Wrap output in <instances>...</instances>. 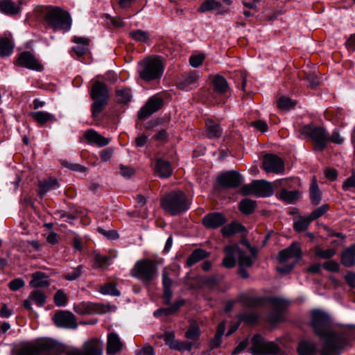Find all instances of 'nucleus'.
Masks as SVG:
<instances>
[{
  "label": "nucleus",
  "instance_id": "f257e3e1",
  "mask_svg": "<svg viewBox=\"0 0 355 355\" xmlns=\"http://www.w3.org/2000/svg\"><path fill=\"white\" fill-rule=\"evenodd\" d=\"M311 327L314 333L324 340L320 349L321 355H340L348 344V335L345 332H336L331 329L329 316L324 311L314 310L311 312Z\"/></svg>",
  "mask_w": 355,
  "mask_h": 355
},
{
  "label": "nucleus",
  "instance_id": "f03ea898",
  "mask_svg": "<svg viewBox=\"0 0 355 355\" xmlns=\"http://www.w3.org/2000/svg\"><path fill=\"white\" fill-rule=\"evenodd\" d=\"M43 12L44 21L54 31L67 32L70 30L71 19L68 12L54 6H46Z\"/></svg>",
  "mask_w": 355,
  "mask_h": 355
},
{
  "label": "nucleus",
  "instance_id": "7ed1b4c3",
  "mask_svg": "<svg viewBox=\"0 0 355 355\" xmlns=\"http://www.w3.org/2000/svg\"><path fill=\"white\" fill-rule=\"evenodd\" d=\"M163 209L171 216L179 215L189 208V202L182 191H173L166 194L161 201Z\"/></svg>",
  "mask_w": 355,
  "mask_h": 355
},
{
  "label": "nucleus",
  "instance_id": "20e7f679",
  "mask_svg": "<svg viewBox=\"0 0 355 355\" xmlns=\"http://www.w3.org/2000/svg\"><path fill=\"white\" fill-rule=\"evenodd\" d=\"M164 66L159 57H148L139 62V77L147 82L160 79Z\"/></svg>",
  "mask_w": 355,
  "mask_h": 355
},
{
  "label": "nucleus",
  "instance_id": "39448f33",
  "mask_svg": "<svg viewBox=\"0 0 355 355\" xmlns=\"http://www.w3.org/2000/svg\"><path fill=\"white\" fill-rule=\"evenodd\" d=\"M90 96L93 101L92 104V115L96 118L103 112L109 99V90L107 85L98 80L93 82L90 88Z\"/></svg>",
  "mask_w": 355,
  "mask_h": 355
},
{
  "label": "nucleus",
  "instance_id": "423d86ee",
  "mask_svg": "<svg viewBox=\"0 0 355 355\" xmlns=\"http://www.w3.org/2000/svg\"><path fill=\"white\" fill-rule=\"evenodd\" d=\"M58 347L60 352L44 353L45 355H58L61 352L65 355H102L103 343L97 338H91L84 343L82 349L70 347L62 349L59 345Z\"/></svg>",
  "mask_w": 355,
  "mask_h": 355
},
{
  "label": "nucleus",
  "instance_id": "0eeeda50",
  "mask_svg": "<svg viewBox=\"0 0 355 355\" xmlns=\"http://www.w3.org/2000/svg\"><path fill=\"white\" fill-rule=\"evenodd\" d=\"M60 352L58 344L53 340H45L36 343L22 344L17 355H40L41 354Z\"/></svg>",
  "mask_w": 355,
  "mask_h": 355
},
{
  "label": "nucleus",
  "instance_id": "6e6552de",
  "mask_svg": "<svg viewBox=\"0 0 355 355\" xmlns=\"http://www.w3.org/2000/svg\"><path fill=\"white\" fill-rule=\"evenodd\" d=\"M157 268L155 261L141 259L136 262L131 270V275L144 283L149 284L157 276Z\"/></svg>",
  "mask_w": 355,
  "mask_h": 355
},
{
  "label": "nucleus",
  "instance_id": "1a4fd4ad",
  "mask_svg": "<svg viewBox=\"0 0 355 355\" xmlns=\"http://www.w3.org/2000/svg\"><path fill=\"white\" fill-rule=\"evenodd\" d=\"M299 132L304 137L312 140L315 150L322 151L325 148L328 138L324 129L322 127L310 123L302 126Z\"/></svg>",
  "mask_w": 355,
  "mask_h": 355
},
{
  "label": "nucleus",
  "instance_id": "9d476101",
  "mask_svg": "<svg viewBox=\"0 0 355 355\" xmlns=\"http://www.w3.org/2000/svg\"><path fill=\"white\" fill-rule=\"evenodd\" d=\"M248 352L254 355H269L277 354L279 348L275 343L266 341L261 336L257 334L252 338V345Z\"/></svg>",
  "mask_w": 355,
  "mask_h": 355
},
{
  "label": "nucleus",
  "instance_id": "9b49d317",
  "mask_svg": "<svg viewBox=\"0 0 355 355\" xmlns=\"http://www.w3.org/2000/svg\"><path fill=\"white\" fill-rule=\"evenodd\" d=\"M16 64L37 71H42L44 69L42 63L30 51L21 52L18 55Z\"/></svg>",
  "mask_w": 355,
  "mask_h": 355
},
{
  "label": "nucleus",
  "instance_id": "f8f14e48",
  "mask_svg": "<svg viewBox=\"0 0 355 355\" xmlns=\"http://www.w3.org/2000/svg\"><path fill=\"white\" fill-rule=\"evenodd\" d=\"M53 321L57 327L64 329H76L78 323L75 315L68 311H58L53 315Z\"/></svg>",
  "mask_w": 355,
  "mask_h": 355
},
{
  "label": "nucleus",
  "instance_id": "ddd939ff",
  "mask_svg": "<svg viewBox=\"0 0 355 355\" xmlns=\"http://www.w3.org/2000/svg\"><path fill=\"white\" fill-rule=\"evenodd\" d=\"M217 182L219 185L223 187L234 189L241 184L243 178L238 172L230 171L219 175L217 178Z\"/></svg>",
  "mask_w": 355,
  "mask_h": 355
},
{
  "label": "nucleus",
  "instance_id": "4468645a",
  "mask_svg": "<svg viewBox=\"0 0 355 355\" xmlns=\"http://www.w3.org/2000/svg\"><path fill=\"white\" fill-rule=\"evenodd\" d=\"M162 105L163 101L162 98L157 96L150 97L138 112L139 119L143 120L148 118L159 110Z\"/></svg>",
  "mask_w": 355,
  "mask_h": 355
},
{
  "label": "nucleus",
  "instance_id": "2eb2a0df",
  "mask_svg": "<svg viewBox=\"0 0 355 355\" xmlns=\"http://www.w3.org/2000/svg\"><path fill=\"white\" fill-rule=\"evenodd\" d=\"M301 257L302 249L300 245L297 242H294L287 248L282 250L279 252L277 259L279 263H284L288 259L295 258V261L294 262L296 263Z\"/></svg>",
  "mask_w": 355,
  "mask_h": 355
},
{
  "label": "nucleus",
  "instance_id": "dca6fc26",
  "mask_svg": "<svg viewBox=\"0 0 355 355\" xmlns=\"http://www.w3.org/2000/svg\"><path fill=\"white\" fill-rule=\"evenodd\" d=\"M227 222L225 216L218 212H212L207 214L202 219V224L208 229H216Z\"/></svg>",
  "mask_w": 355,
  "mask_h": 355
},
{
  "label": "nucleus",
  "instance_id": "f3484780",
  "mask_svg": "<svg viewBox=\"0 0 355 355\" xmlns=\"http://www.w3.org/2000/svg\"><path fill=\"white\" fill-rule=\"evenodd\" d=\"M263 168L268 173H280L284 169V164L279 157H264Z\"/></svg>",
  "mask_w": 355,
  "mask_h": 355
},
{
  "label": "nucleus",
  "instance_id": "a211bd4d",
  "mask_svg": "<svg viewBox=\"0 0 355 355\" xmlns=\"http://www.w3.org/2000/svg\"><path fill=\"white\" fill-rule=\"evenodd\" d=\"M200 73L196 71H191L184 74L178 83V87L181 89L189 90L198 86Z\"/></svg>",
  "mask_w": 355,
  "mask_h": 355
},
{
  "label": "nucleus",
  "instance_id": "6ab92c4d",
  "mask_svg": "<svg viewBox=\"0 0 355 355\" xmlns=\"http://www.w3.org/2000/svg\"><path fill=\"white\" fill-rule=\"evenodd\" d=\"M154 172L161 178H167L172 175L173 167L168 160L164 157H159L156 160Z\"/></svg>",
  "mask_w": 355,
  "mask_h": 355
},
{
  "label": "nucleus",
  "instance_id": "aec40b11",
  "mask_svg": "<svg viewBox=\"0 0 355 355\" xmlns=\"http://www.w3.org/2000/svg\"><path fill=\"white\" fill-rule=\"evenodd\" d=\"M252 186L255 189V196L258 197H269L274 193L272 183L263 180L252 181Z\"/></svg>",
  "mask_w": 355,
  "mask_h": 355
},
{
  "label": "nucleus",
  "instance_id": "412c9836",
  "mask_svg": "<svg viewBox=\"0 0 355 355\" xmlns=\"http://www.w3.org/2000/svg\"><path fill=\"white\" fill-rule=\"evenodd\" d=\"M123 345L119 335L115 332L110 333L107 340V354H116L119 352Z\"/></svg>",
  "mask_w": 355,
  "mask_h": 355
},
{
  "label": "nucleus",
  "instance_id": "4be33fe9",
  "mask_svg": "<svg viewBox=\"0 0 355 355\" xmlns=\"http://www.w3.org/2000/svg\"><path fill=\"white\" fill-rule=\"evenodd\" d=\"M30 116L40 126H44L46 123H53L57 121L54 114L46 111L33 112L30 113Z\"/></svg>",
  "mask_w": 355,
  "mask_h": 355
},
{
  "label": "nucleus",
  "instance_id": "5701e85b",
  "mask_svg": "<svg viewBox=\"0 0 355 355\" xmlns=\"http://www.w3.org/2000/svg\"><path fill=\"white\" fill-rule=\"evenodd\" d=\"M162 284L164 291V302L165 304L168 305L170 304L173 297V292L171 290L173 280L169 277V274L166 268H164L162 271Z\"/></svg>",
  "mask_w": 355,
  "mask_h": 355
},
{
  "label": "nucleus",
  "instance_id": "b1692460",
  "mask_svg": "<svg viewBox=\"0 0 355 355\" xmlns=\"http://www.w3.org/2000/svg\"><path fill=\"white\" fill-rule=\"evenodd\" d=\"M84 138L89 144H95L101 147L106 146L109 141L107 138L92 129L85 131Z\"/></svg>",
  "mask_w": 355,
  "mask_h": 355
},
{
  "label": "nucleus",
  "instance_id": "393cba45",
  "mask_svg": "<svg viewBox=\"0 0 355 355\" xmlns=\"http://www.w3.org/2000/svg\"><path fill=\"white\" fill-rule=\"evenodd\" d=\"M71 41L76 45L72 47V51L78 57H81L86 53L89 49V39L83 37L74 36Z\"/></svg>",
  "mask_w": 355,
  "mask_h": 355
},
{
  "label": "nucleus",
  "instance_id": "a878e982",
  "mask_svg": "<svg viewBox=\"0 0 355 355\" xmlns=\"http://www.w3.org/2000/svg\"><path fill=\"white\" fill-rule=\"evenodd\" d=\"M98 306L89 302H82L74 306V311L79 315H90L98 312Z\"/></svg>",
  "mask_w": 355,
  "mask_h": 355
},
{
  "label": "nucleus",
  "instance_id": "bb28decb",
  "mask_svg": "<svg viewBox=\"0 0 355 355\" xmlns=\"http://www.w3.org/2000/svg\"><path fill=\"white\" fill-rule=\"evenodd\" d=\"M205 129L207 137L209 139L219 138L223 134V130L220 125L211 119L205 121Z\"/></svg>",
  "mask_w": 355,
  "mask_h": 355
},
{
  "label": "nucleus",
  "instance_id": "cd10ccee",
  "mask_svg": "<svg viewBox=\"0 0 355 355\" xmlns=\"http://www.w3.org/2000/svg\"><path fill=\"white\" fill-rule=\"evenodd\" d=\"M340 261L345 267L349 268L355 265V243L342 252Z\"/></svg>",
  "mask_w": 355,
  "mask_h": 355
},
{
  "label": "nucleus",
  "instance_id": "c85d7f7f",
  "mask_svg": "<svg viewBox=\"0 0 355 355\" xmlns=\"http://www.w3.org/2000/svg\"><path fill=\"white\" fill-rule=\"evenodd\" d=\"M238 251L236 245H227L224 248L226 254L223 261V266L227 268H233L236 264L234 255Z\"/></svg>",
  "mask_w": 355,
  "mask_h": 355
},
{
  "label": "nucleus",
  "instance_id": "c756f323",
  "mask_svg": "<svg viewBox=\"0 0 355 355\" xmlns=\"http://www.w3.org/2000/svg\"><path fill=\"white\" fill-rule=\"evenodd\" d=\"M30 286L33 288L47 287L49 286L48 277L42 272H36L32 275Z\"/></svg>",
  "mask_w": 355,
  "mask_h": 355
},
{
  "label": "nucleus",
  "instance_id": "7c9ffc66",
  "mask_svg": "<svg viewBox=\"0 0 355 355\" xmlns=\"http://www.w3.org/2000/svg\"><path fill=\"white\" fill-rule=\"evenodd\" d=\"M213 88L216 94L225 95L228 90L227 80L221 76H216L213 80Z\"/></svg>",
  "mask_w": 355,
  "mask_h": 355
},
{
  "label": "nucleus",
  "instance_id": "2f4dec72",
  "mask_svg": "<svg viewBox=\"0 0 355 355\" xmlns=\"http://www.w3.org/2000/svg\"><path fill=\"white\" fill-rule=\"evenodd\" d=\"M297 351L300 355H313L317 352V346L312 341H302L300 343Z\"/></svg>",
  "mask_w": 355,
  "mask_h": 355
},
{
  "label": "nucleus",
  "instance_id": "473e14b6",
  "mask_svg": "<svg viewBox=\"0 0 355 355\" xmlns=\"http://www.w3.org/2000/svg\"><path fill=\"white\" fill-rule=\"evenodd\" d=\"M0 10L6 15H16L20 12V8L11 0H1Z\"/></svg>",
  "mask_w": 355,
  "mask_h": 355
},
{
  "label": "nucleus",
  "instance_id": "72a5a7b5",
  "mask_svg": "<svg viewBox=\"0 0 355 355\" xmlns=\"http://www.w3.org/2000/svg\"><path fill=\"white\" fill-rule=\"evenodd\" d=\"M310 198L313 205H318L321 201V192L319 189L315 176L312 178L311 184L309 188Z\"/></svg>",
  "mask_w": 355,
  "mask_h": 355
},
{
  "label": "nucleus",
  "instance_id": "f704fd0d",
  "mask_svg": "<svg viewBox=\"0 0 355 355\" xmlns=\"http://www.w3.org/2000/svg\"><path fill=\"white\" fill-rule=\"evenodd\" d=\"M244 230L245 227L241 224L233 222L223 227L221 229V233L224 236L228 237L235 234L242 232Z\"/></svg>",
  "mask_w": 355,
  "mask_h": 355
},
{
  "label": "nucleus",
  "instance_id": "c9c22d12",
  "mask_svg": "<svg viewBox=\"0 0 355 355\" xmlns=\"http://www.w3.org/2000/svg\"><path fill=\"white\" fill-rule=\"evenodd\" d=\"M39 187L40 188V194L43 195L47 191L58 187L59 184L55 178H49L46 180L40 181Z\"/></svg>",
  "mask_w": 355,
  "mask_h": 355
},
{
  "label": "nucleus",
  "instance_id": "e433bc0d",
  "mask_svg": "<svg viewBox=\"0 0 355 355\" xmlns=\"http://www.w3.org/2000/svg\"><path fill=\"white\" fill-rule=\"evenodd\" d=\"M265 299L263 297H254L246 295L241 297V304L246 307H257L262 305Z\"/></svg>",
  "mask_w": 355,
  "mask_h": 355
},
{
  "label": "nucleus",
  "instance_id": "4c0bfd02",
  "mask_svg": "<svg viewBox=\"0 0 355 355\" xmlns=\"http://www.w3.org/2000/svg\"><path fill=\"white\" fill-rule=\"evenodd\" d=\"M14 44L7 37L0 38V56H8L13 52Z\"/></svg>",
  "mask_w": 355,
  "mask_h": 355
},
{
  "label": "nucleus",
  "instance_id": "58836bf2",
  "mask_svg": "<svg viewBox=\"0 0 355 355\" xmlns=\"http://www.w3.org/2000/svg\"><path fill=\"white\" fill-rule=\"evenodd\" d=\"M207 252L201 249H198L194 250L191 254L188 257L187 260V265L189 267L192 266L197 262L201 261L202 259L206 258L207 257Z\"/></svg>",
  "mask_w": 355,
  "mask_h": 355
},
{
  "label": "nucleus",
  "instance_id": "ea45409f",
  "mask_svg": "<svg viewBox=\"0 0 355 355\" xmlns=\"http://www.w3.org/2000/svg\"><path fill=\"white\" fill-rule=\"evenodd\" d=\"M296 101L287 96H282L277 101V107L282 111H288L296 105Z\"/></svg>",
  "mask_w": 355,
  "mask_h": 355
},
{
  "label": "nucleus",
  "instance_id": "a19ab883",
  "mask_svg": "<svg viewBox=\"0 0 355 355\" xmlns=\"http://www.w3.org/2000/svg\"><path fill=\"white\" fill-rule=\"evenodd\" d=\"M255 207L256 202L248 198L243 199L239 202V209L245 214H250L252 213Z\"/></svg>",
  "mask_w": 355,
  "mask_h": 355
},
{
  "label": "nucleus",
  "instance_id": "79ce46f5",
  "mask_svg": "<svg viewBox=\"0 0 355 355\" xmlns=\"http://www.w3.org/2000/svg\"><path fill=\"white\" fill-rule=\"evenodd\" d=\"M99 292L103 295H110L112 296H119L120 292L116 288V285L112 283H107L100 286Z\"/></svg>",
  "mask_w": 355,
  "mask_h": 355
},
{
  "label": "nucleus",
  "instance_id": "37998d69",
  "mask_svg": "<svg viewBox=\"0 0 355 355\" xmlns=\"http://www.w3.org/2000/svg\"><path fill=\"white\" fill-rule=\"evenodd\" d=\"M130 37L139 42L145 43L149 40V33L142 30H136L129 33Z\"/></svg>",
  "mask_w": 355,
  "mask_h": 355
},
{
  "label": "nucleus",
  "instance_id": "c03bdc74",
  "mask_svg": "<svg viewBox=\"0 0 355 355\" xmlns=\"http://www.w3.org/2000/svg\"><path fill=\"white\" fill-rule=\"evenodd\" d=\"M117 101L121 103H128L132 97L131 90L128 88L118 89L116 92Z\"/></svg>",
  "mask_w": 355,
  "mask_h": 355
},
{
  "label": "nucleus",
  "instance_id": "a18cd8bd",
  "mask_svg": "<svg viewBox=\"0 0 355 355\" xmlns=\"http://www.w3.org/2000/svg\"><path fill=\"white\" fill-rule=\"evenodd\" d=\"M300 197V193L297 191H287L283 189L280 193V198L288 203H292Z\"/></svg>",
  "mask_w": 355,
  "mask_h": 355
},
{
  "label": "nucleus",
  "instance_id": "49530a36",
  "mask_svg": "<svg viewBox=\"0 0 355 355\" xmlns=\"http://www.w3.org/2000/svg\"><path fill=\"white\" fill-rule=\"evenodd\" d=\"M29 296L30 299L39 306H42L46 302V295L41 291L35 290Z\"/></svg>",
  "mask_w": 355,
  "mask_h": 355
},
{
  "label": "nucleus",
  "instance_id": "de8ad7c7",
  "mask_svg": "<svg viewBox=\"0 0 355 355\" xmlns=\"http://www.w3.org/2000/svg\"><path fill=\"white\" fill-rule=\"evenodd\" d=\"M111 260L110 256H104L98 253L94 254V266L96 268H104L108 266Z\"/></svg>",
  "mask_w": 355,
  "mask_h": 355
},
{
  "label": "nucleus",
  "instance_id": "09e8293b",
  "mask_svg": "<svg viewBox=\"0 0 355 355\" xmlns=\"http://www.w3.org/2000/svg\"><path fill=\"white\" fill-rule=\"evenodd\" d=\"M237 253L239 254V264L240 267H250L253 263V259L250 256L247 255L245 252L240 250L238 248Z\"/></svg>",
  "mask_w": 355,
  "mask_h": 355
},
{
  "label": "nucleus",
  "instance_id": "8fccbe9b",
  "mask_svg": "<svg viewBox=\"0 0 355 355\" xmlns=\"http://www.w3.org/2000/svg\"><path fill=\"white\" fill-rule=\"evenodd\" d=\"M311 220L309 217L303 218L300 217L297 220H295L293 223V228L297 232H304L309 227Z\"/></svg>",
  "mask_w": 355,
  "mask_h": 355
},
{
  "label": "nucleus",
  "instance_id": "3c124183",
  "mask_svg": "<svg viewBox=\"0 0 355 355\" xmlns=\"http://www.w3.org/2000/svg\"><path fill=\"white\" fill-rule=\"evenodd\" d=\"M315 254L324 259H329L333 257L336 254L334 249H326L323 250L320 247L317 246L314 248Z\"/></svg>",
  "mask_w": 355,
  "mask_h": 355
},
{
  "label": "nucleus",
  "instance_id": "603ef678",
  "mask_svg": "<svg viewBox=\"0 0 355 355\" xmlns=\"http://www.w3.org/2000/svg\"><path fill=\"white\" fill-rule=\"evenodd\" d=\"M220 6V3L215 0H206L198 8V11L200 12H207L218 8Z\"/></svg>",
  "mask_w": 355,
  "mask_h": 355
},
{
  "label": "nucleus",
  "instance_id": "864d4df0",
  "mask_svg": "<svg viewBox=\"0 0 355 355\" xmlns=\"http://www.w3.org/2000/svg\"><path fill=\"white\" fill-rule=\"evenodd\" d=\"M193 343L189 341L176 340L171 344V348L178 351H191Z\"/></svg>",
  "mask_w": 355,
  "mask_h": 355
},
{
  "label": "nucleus",
  "instance_id": "5fc2aeb1",
  "mask_svg": "<svg viewBox=\"0 0 355 355\" xmlns=\"http://www.w3.org/2000/svg\"><path fill=\"white\" fill-rule=\"evenodd\" d=\"M83 266L82 265L73 268L71 272H68L64 275V279L69 281L77 279L80 277L83 272Z\"/></svg>",
  "mask_w": 355,
  "mask_h": 355
},
{
  "label": "nucleus",
  "instance_id": "6e6d98bb",
  "mask_svg": "<svg viewBox=\"0 0 355 355\" xmlns=\"http://www.w3.org/2000/svg\"><path fill=\"white\" fill-rule=\"evenodd\" d=\"M54 303L57 306H64L67 303V297L62 290H58L54 295Z\"/></svg>",
  "mask_w": 355,
  "mask_h": 355
},
{
  "label": "nucleus",
  "instance_id": "4d7b16f0",
  "mask_svg": "<svg viewBox=\"0 0 355 355\" xmlns=\"http://www.w3.org/2000/svg\"><path fill=\"white\" fill-rule=\"evenodd\" d=\"M200 335V331L198 326L193 325L189 328L185 333V336L187 339L191 340H197Z\"/></svg>",
  "mask_w": 355,
  "mask_h": 355
},
{
  "label": "nucleus",
  "instance_id": "13d9d810",
  "mask_svg": "<svg viewBox=\"0 0 355 355\" xmlns=\"http://www.w3.org/2000/svg\"><path fill=\"white\" fill-rule=\"evenodd\" d=\"M270 302L272 305V306L278 311L284 310L288 304L286 300L279 297L270 298Z\"/></svg>",
  "mask_w": 355,
  "mask_h": 355
},
{
  "label": "nucleus",
  "instance_id": "bf43d9fd",
  "mask_svg": "<svg viewBox=\"0 0 355 355\" xmlns=\"http://www.w3.org/2000/svg\"><path fill=\"white\" fill-rule=\"evenodd\" d=\"M328 210V206L327 205H323L317 209H315L311 214L309 216L310 220H314L320 216H322L324 213Z\"/></svg>",
  "mask_w": 355,
  "mask_h": 355
},
{
  "label": "nucleus",
  "instance_id": "052dcab7",
  "mask_svg": "<svg viewBox=\"0 0 355 355\" xmlns=\"http://www.w3.org/2000/svg\"><path fill=\"white\" fill-rule=\"evenodd\" d=\"M61 164L70 170L75 171H79L83 172L85 171L86 168L80 164H73L70 163L66 160H62Z\"/></svg>",
  "mask_w": 355,
  "mask_h": 355
},
{
  "label": "nucleus",
  "instance_id": "680f3d73",
  "mask_svg": "<svg viewBox=\"0 0 355 355\" xmlns=\"http://www.w3.org/2000/svg\"><path fill=\"white\" fill-rule=\"evenodd\" d=\"M322 266L326 270L330 272H338L340 269L339 264L333 260L326 261Z\"/></svg>",
  "mask_w": 355,
  "mask_h": 355
},
{
  "label": "nucleus",
  "instance_id": "e2e57ef3",
  "mask_svg": "<svg viewBox=\"0 0 355 355\" xmlns=\"http://www.w3.org/2000/svg\"><path fill=\"white\" fill-rule=\"evenodd\" d=\"M205 60V55L202 54L192 55L189 58V63L193 67H198L202 64Z\"/></svg>",
  "mask_w": 355,
  "mask_h": 355
},
{
  "label": "nucleus",
  "instance_id": "0e129e2a",
  "mask_svg": "<svg viewBox=\"0 0 355 355\" xmlns=\"http://www.w3.org/2000/svg\"><path fill=\"white\" fill-rule=\"evenodd\" d=\"M25 283L21 278H16L9 283V288L14 291H16L23 287Z\"/></svg>",
  "mask_w": 355,
  "mask_h": 355
},
{
  "label": "nucleus",
  "instance_id": "69168bd1",
  "mask_svg": "<svg viewBox=\"0 0 355 355\" xmlns=\"http://www.w3.org/2000/svg\"><path fill=\"white\" fill-rule=\"evenodd\" d=\"M252 125L257 130L261 131V132H265L268 130V124L266 121L262 120H257L252 122Z\"/></svg>",
  "mask_w": 355,
  "mask_h": 355
},
{
  "label": "nucleus",
  "instance_id": "338daca9",
  "mask_svg": "<svg viewBox=\"0 0 355 355\" xmlns=\"http://www.w3.org/2000/svg\"><path fill=\"white\" fill-rule=\"evenodd\" d=\"M353 188H355V175H352L349 178H347L343 184V189L345 191H347Z\"/></svg>",
  "mask_w": 355,
  "mask_h": 355
},
{
  "label": "nucleus",
  "instance_id": "774afa93",
  "mask_svg": "<svg viewBox=\"0 0 355 355\" xmlns=\"http://www.w3.org/2000/svg\"><path fill=\"white\" fill-rule=\"evenodd\" d=\"M135 173L133 168L128 167L124 165L120 166V173L125 178H130Z\"/></svg>",
  "mask_w": 355,
  "mask_h": 355
}]
</instances>
